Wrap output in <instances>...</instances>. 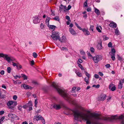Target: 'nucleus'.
I'll list each match as a JSON object with an SVG mask.
<instances>
[{
	"instance_id": "35",
	"label": "nucleus",
	"mask_w": 124,
	"mask_h": 124,
	"mask_svg": "<svg viewBox=\"0 0 124 124\" xmlns=\"http://www.w3.org/2000/svg\"><path fill=\"white\" fill-rule=\"evenodd\" d=\"M33 55L34 58H36L37 57L38 55L36 53L34 52L33 53Z\"/></svg>"
},
{
	"instance_id": "36",
	"label": "nucleus",
	"mask_w": 124,
	"mask_h": 124,
	"mask_svg": "<svg viewBox=\"0 0 124 124\" xmlns=\"http://www.w3.org/2000/svg\"><path fill=\"white\" fill-rule=\"evenodd\" d=\"M114 85L113 84H110L109 86V88L110 89L112 87L114 86Z\"/></svg>"
},
{
	"instance_id": "57",
	"label": "nucleus",
	"mask_w": 124,
	"mask_h": 124,
	"mask_svg": "<svg viewBox=\"0 0 124 124\" xmlns=\"http://www.w3.org/2000/svg\"><path fill=\"white\" fill-rule=\"evenodd\" d=\"M87 6V4L86 2H85L84 3V6L85 7H86Z\"/></svg>"
},
{
	"instance_id": "12",
	"label": "nucleus",
	"mask_w": 124,
	"mask_h": 124,
	"mask_svg": "<svg viewBox=\"0 0 124 124\" xmlns=\"http://www.w3.org/2000/svg\"><path fill=\"white\" fill-rule=\"evenodd\" d=\"M53 107L54 108L57 110H59L61 108L60 105L56 104H54L53 106Z\"/></svg>"
},
{
	"instance_id": "22",
	"label": "nucleus",
	"mask_w": 124,
	"mask_h": 124,
	"mask_svg": "<svg viewBox=\"0 0 124 124\" xmlns=\"http://www.w3.org/2000/svg\"><path fill=\"white\" fill-rule=\"evenodd\" d=\"M95 12L97 14V15H99L100 13V11L99 10L95 8Z\"/></svg>"
},
{
	"instance_id": "19",
	"label": "nucleus",
	"mask_w": 124,
	"mask_h": 124,
	"mask_svg": "<svg viewBox=\"0 0 124 124\" xmlns=\"http://www.w3.org/2000/svg\"><path fill=\"white\" fill-rule=\"evenodd\" d=\"M65 6H63L62 5H61L59 7V10L61 12L64 9Z\"/></svg>"
},
{
	"instance_id": "27",
	"label": "nucleus",
	"mask_w": 124,
	"mask_h": 124,
	"mask_svg": "<svg viewBox=\"0 0 124 124\" xmlns=\"http://www.w3.org/2000/svg\"><path fill=\"white\" fill-rule=\"evenodd\" d=\"M111 52L112 54H115V53H116V51L114 48H112L111 49Z\"/></svg>"
},
{
	"instance_id": "34",
	"label": "nucleus",
	"mask_w": 124,
	"mask_h": 124,
	"mask_svg": "<svg viewBox=\"0 0 124 124\" xmlns=\"http://www.w3.org/2000/svg\"><path fill=\"white\" fill-rule=\"evenodd\" d=\"M117 57L119 60H122V58L118 54L117 55Z\"/></svg>"
},
{
	"instance_id": "4",
	"label": "nucleus",
	"mask_w": 124,
	"mask_h": 124,
	"mask_svg": "<svg viewBox=\"0 0 124 124\" xmlns=\"http://www.w3.org/2000/svg\"><path fill=\"white\" fill-rule=\"evenodd\" d=\"M93 60L95 63H97L102 59V57L101 55H96L93 57Z\"/></svg>"
},
{
	"instance_id": "49",
	"label": "nucleus",
	"mask_w": 124,
	"mask_h": 124,
	"mask_svg": "<svg viewBox=\"0 0 124 124\" xmlns=\"http://www.w3.org/2000/svg\"><path fill=\"white\" fill-rule=\"evenodd\" d=\"M34 62L33 60H32L30 62V64L32 66L34 64Z\"/></svg>"
},
{
	"instance_id": "37",
	"label": "nucleus",
	"mask_w": 124,
	"mask_h": 124,
	"mask_svg": "<svg viewBox=\"0 0 124 124\" xmlns=\"http://www.w3.org/2000/svg\"><path fill=\"white\" fill-rule=\"evenodd\" d=\"M32 83L35 85H38V83L35 81H32Z\"/></svg>"
},
{
	"instance_id": "41",
	"label": "nucleus",
	"mask_w": 124,
	"mask_h": 124,
	"mask_svg": "<svg viewBox=\"0 0 124 124\" xmlns=\"http://www.w3.org/2000/svg\"><path fill=\"white\" fill-rule=\"evenodd\" d=\"M78 66L79 68H80L81 69V70H82L84 69L83 67L81 64H78Z\"/></svg>"
},
{
	"instance_id": "7",
	"label": "nucleus",
	"mask_w": 124,
	"mask_h": 124,
	"mask_svg": "<svg viewBox=\"0 0 124 124\" xmlns=\"http://www.w3.org/2000/svg\"><path fill=\"white\" fill-rule=\"evenodd\" d=\"M21 86L22 87H23L25 89H31L32 88L30 86L25 84L21 85Z\"/></svg>"
},
{
	"instance_id": "64",
	"label": "nucleus",
	"mask_w": 124,
	"mask_h": 124,
	"mask_svg": "<svg viewBox=\"0 0 124 124\" xmlns=\"http://www.w3.org/2000/svg\"><path fill=\"white\" fill-rule=\"evenodd\" d=\"M99 74L101 76H102L103 75V74L101 72H99Z\"/></svg>"
},
{
	"instance_id": "28",
	"label": "nucleus",
	"mask_w": 124,
	"mask_h": 124,
	"mask_svg": "<svg viewBox=\"0 0 124 124\" xmlns=\"http://www.w3.org/2000/svg\"><path fill=\"white\" fill-rule=\"evenodd\" d=\"M89 78L86 77L85 78V81L86 82L87 84L89 83L88 79Z\"/></svg>"
},
{
	"instance_id": "23",
	"label": "nucleus",
	"mask_w": 124,
	"mask_h": 124,
	"mask_svg": "<svg viewBox=\"0 0 124 124\" xmlns=\"http://www.w3.org/2000/svg\"><path fill=\"white\" fill-rule=\"evenodd\" d=\"M11 70V68L10 67H8L7 68V70L8 73H10Z\"/></svg>"
},
{
	"instance_id": "44",
	"label": "nucleus",
	"mask_w": 124,
	"mask_h": 124,
	"mask_svg": "<svg viewBox=\"0 0 124 124\" xmlns=\"http://www.w3.org/2000/svg\"><path fill=\"white\" fill-rule=\"evenodd\" d=\"M108 47H111L112 46V43L111 42H110L109 43L108 45Z\"/></svg>"
},
{
	"instance_id": "46",
	"label": "nucleus",
	"mask_w": 124,
	"mask_h": 124,
	"mask_svg": "<svg viewBox=\"0 0 124 124\" xmlns=\"http://www.w3.org/2000/svg\"><path fill=\"white\" fill-rule=\"evenodd\" d=\"M112 91H114L116 90V87L114 85L110 89Z\"/></svg>"
},
{
	"instance_id": "3",
	"label": "nucleus",
	"mask_w": 124,
	"mask_h": 124,
	"mask_svg": "<svg viewBox=\"0 0 124 124\" xmlns=\"http://www.w3.org/2000/svg\"><path fill=\"white\" fill-rule=\"evenodd\" d=\"M51 36L54 40H57L60 38L59 32L56 31L53 32Z\"/></svg>"
},
{
	"instance_id": "21",
	"label": "nucleus",
	"mask_w": 124,
	"mask_h": 124,
	"mask_svg": "<svg viewBox=\"0 0 124 124\" xmlns=\"http://www.w3.org/2000/svg\"><path fill=\"white\" fill-rule=\"evenodd\" d=\"M115 33L117 35H119V32L118 28H116L115 30Z\"/></svg>"
},
{
	"instance_id": "16",
	"label": "nucleus",
	"mask_w": 124,
	"mask_h": 124,
	"mask_svg": "<svg viewBox=\"0 0 124 124\" xmlns=\"http://www.w3.org/2000/svg\"><path fill=\"white\" fill-rule=\"evenodd\" d=\"M69 31L70 32V33L72 35H74L76 34V31L72 28H70L69 29Z\"/></svg>"
},
{
	"instance_id": "2",
	"label": "nucleus",
	"mask_w": 124,
	"mask_h": 124,
	"mask_svg": "<svg viewBox=\"0 0 124 124\" xmlns=\"http://www.w3.org/2000/svg\"><path fill=\"white\" fill-rule=\"evenodd\" d=\"M124 116L123 115L118 116L117 115H116L114 116H112L110 117H105L103 119V120H105L111 121L113 120H117V119H122Z\"/></svg>"
},
{
	"instance_id": "18",
	"label": "nucleus",
	"mask_w": 124,
	"mask_h": 124,
	"mask_svg": "<svg viewBox=\"0 0 124 124\" xmlns=\"http://www.w3.org/2000/svg\"><path fill=\"white\" fill-rule=\"evenodd\" d=\"M97 48L99 50H101L102 48L101 43H98L97 45Z\"/></svg>"
},
{
	"instance_id": "60",
	"label": "nucleus",
	"mask_w": 124,
	"mask_h": 124,
	"mask_svg": "<svg viewBox=\"0 0 124 124\" xmlns=\"http://www.w3.org/2000/svg\"><path fill=\"white\" fill-rule=\"evenodd\" d=\"M50 19V17H48L46 19V22H49V21Z\"/></svg>"
},
{
	"instance_id": "32",
	"label": "nucleus",
	"mask_w": 124,
	"mask_h": 124,
	"mask_svg": "<svg viewBox=\"0 0 124 124\" xmlns=\"http://www.w3.org/2000/svg\"><path fill=\"white\" fill-rule=\"evenodd\" d=\"M83 62V61L82 60L80 59H79L77 61V64H79V63H81Z\"/></svg>"
},
{
	"instance_id": "63",
	"label": "nucleus",
	"mask_w": 124,
	"mask_h": 124,
	"mask_svg": "<svg viewBox=\"0 0 124 124\" xmlns=\"http://www.w3.org/2000/svg\"><path fill=\"white\" fill-rule=\"evenodd\" d=\"M4 70H2L0 72V74L1 75H3L4 74Z\"/></svg>"
},
{
	"instance_id": "59",
	"label": "nucleus",
	"mask_w": 124,
	"mask_h": 124,
	"mask_svg": "<svg viewBox=\"0 0 124 124\" xmlns=\"http://www.w3.org/2000/svg\"><path fill=\"white\" fill-rule=\"evenodd\" d=\"M16 67L17 69H18V68H19L20 69H21L22 68V67L21 65H19V66H18L17 65L16 66Z\"/></svg>"
},
{
	"instance_id": "25",
	"label": "nucleus",
	"mask_w": 124,
	"mask_h": 124,
	"mask_svg": "<svg viewBox=\"0 0 124 124\" xmlns=\"http://www.w3.org/2000/svg\"><path fill=\"white\" fill-rule=\"evenodd\" d=\"M28 107H31L32 106V104L31 101H30L27 105Z\"/></svg>"
},
{
	"instance_id": "31",
	"label": "nucleus",
	"mask_w": 124,
	"mask_h": 124,
	"mask_svg": "<svg viewBox=\"0 0 124 124\" xmlns=\"http://www.w3.org/2000/svg\"><path fill=\"white\" fill-rule=\"evenodd\" d=\"M123 84L119 83V84L118 86V88L121 89L122 88V86Z\"/></svg>"
},
{
	"instance_id": "45",
	"label": "nucleus",
	"mask_w": 124,
	"mask_h": 124,
	"mask_svg": "<svg viewBox=\"0 0 124 124\" xmlns=\"http://www.w3.org/2000/svg\"><path fill=\"white\" fill-rule=\"evenodd\" d=\"M15 58L12 57H10L9 62L11 61H15Z\"/></svg>"
},
{
	"instance_id": "15",
	"label": "nucleus",
	"mask_w": 124,
	"mask_h": 124,
	"mask_svg": "<svg viewBox=\"0 0 124 124\" xmlns=\"http://www.w3.org/2000/svg\"><path fill=\"white\" fill-rule=\"evenodd\" d=\"M42 117L40 115H37L34 117V119H35L37 121L41 119Z\"/></svg>"
},
{
	"instance_id": "33",
	"label": "nucleus",
	"mask_w": 124,
	"mask_h": 124,
	"mask_svg": "<svg viewBox=\"0 0 124 124\" xmlns=\"http://www.w3.org/2000/svg\"><path fill=\"white\" fill-rule=\"evenodd\" d=\"M66 19H67L68 21L69 22H71V21L69 16H65Z\"/></svg>"
},
{
	"instance_id": "17",
	"label": "nucleus",
	"mask_w": 124,
	"mask_h": 124,
	"mask_svg": "<svg viewBox=\"0 0 124 124\" xmlns=\"http://www.w3.org/2000/svg\"><path fill=\"white\" fill-rule=\"evenodd\" d=\"M75 72L77 75L79 77H81L82 76V74L81 73L79 72L78 70H76L75 71Z\"/></svg>"
},
{
	"instance_id": "43",
	"label": "nucleus",
	"mask_w": 124,
	"mask_h": 124,
	"mask_svg": "<svg viewBox=\"0 0 124 124\" xmlns=\"http://www.w3.org/2000/svg\"><path fill=\"white\" fill-rule=\"evenodd\" d=\"M94 26L93 25L90 26L89 29L90 30H91L92 31H93V30Z\"/></svg>"
},
{
	"instance_id": "6",
	"label": "nucleus",
	"mask_w": 124,
	"mask_h": 124,
	"mask_svg": "<svg viewBox=\"0 0 124 124\" xmlns=\"http://www.w3.org/2000/svg\"><path fill=\"white\" fill-rule=\"evenodd\" d=\"M106 96L105 94H102L97 99L98 100L100 101H103L106 99Z\"/></svg>"
},
{
	"instance_id": "55",
	"label": "nucleus",
	"mask_w": 124,
	"mask_h": 124,
	"mask_svg": "<svg viewBox=\"0 0 124 124\" xmlns=\"http://www.w3.org/2000/svg\"><path fill=\"white\" fill-rule=\"evenodd\" d=\"M13 98L14 100H16L17 98V96L16 95H15L13 96Z\"/></svg>"
},
{
	"instance_id": "29",
	"label": "nucleus",
	"mask_w": 124,
	"mask_h": 124,
	"mask_svg": "<svg viewBox=\"0 0 124 124\" xmlns=\"http://www.w3.org/2000/svg\"><path fill=\"white\" fill-rule=\"evenodd\" d=\"M53 19L54 20L59 21V19L58 16H56Z\"/></svg>"
},
{
	"instance_id": "26",
	"label": "nucleus",
	"mask_w": 124,
	"mask_h": 124,
	"mask_svg": "<svg viewBox=\"0 0 124 124\" xmlns=\"http://www.w3.org/2000/svg\"><path fill=\"white\" fill-rule=\"evenodd\" d=\"M21 75L22 77L23 78L24 80H26L27 79V77L26 75H25L22 74Z\"/></svg>"
},
{
	"instance_id": "20",
	"label": "nucleus",
	"mask_w": 124,
	"mask_h": 124,
	"mask_svg": "<svg viewBox=\"0 0 124 124\" xmlns=\"http://www.w3.org/2000/svg\"><path fill=\"white\" fill-rule=\"evenodd\" d=\"M55 26L54 25H50L48 26L49 28L51 29L52 30L54 29L55 27Z\"/></svg>"
},
{
	"instance_id": "53",
	"label": "nucleus",
	"mask_w": 124,
	"mask_h": 124,
	"mask_svg": "<svg viewBox=\"0 0 124 124\" xmlns=\"http://www.w3.org/2000/svg\"><path fill=\"white\" fill-rule=\"evenodd\" d=\"M90 51L91 52H94V48L92 47H91L90 49Z\"/></svg>"
},
{
	"instance_id": "11",
	"label": "nucleus",
	"mask_w": 124,
	"mask_h": 124,
	"mask_svg": "<svg viewBox=\"0 0 124 124\" xmlns=\"http://www.w3.org/2000/svg\"><path fill=\"white\" fill-rule=\"evenodd\" d=\"M34 19L33 20V22L35 24L37 23L40 22V20L38 18V16H35L34 17Z\"/></svg>"
},
{
	"instance_id": "58",
	"label": "nucleus",
	"mask_w": 124,
	"mask_h": 124,
	"mask_svg": "<svg viewBox=\"0 0 124 124\" xmlns=\"http://www.w3.org/2000/svg\"><path fill=\"white\" fill-rule=\"evenodd\" d=\"M105 66L107 68H108L110 67V66L109 64H108L105 65Z\"/></svg>"
},
{
	"instance_id": "40",
	"label": "nucleus",
	"mask_w": 124,
	"mask_h": 124,
	"mask_svg": "<svg viewBox=\"0 0 124 124\" xmlns=\"http://www.w3.org/2000/svg\"><path fill=\"white\" fill-rule=\"evenodd\" d=\"M5 117L4 116H3L1 117L0 118V122L1 123V122L3 121V120L5 119Z\"/></svg>"
},
{
	"instance_id": "47",
	"label": "nucleus",
	"mask_w": 124,
	"mask_h": 124,
	"mask_svg": "<svg viewBox=\"0 0 124 124\" xmlns=\"http://www.w3.org/2000/svg\"><path fill=\"white\" fill-rule=\"evenodd\" d=\"M94 77L96 79H98L99 78V76L97 74H95L94 75Z\"/></svg>"
},
{
	"instance_id": "52",
	"label": "nucleus",
	"mask_w": 124,
	"mask_h": 124,
	"mask_svg": "<svg viewBox=\"0 0 124 124\" xmlns=\"http://www.w3.org/2000/svg\"><path fill=\"white\" fill-rule=\"evenodd\" d=\"M34 103H35V106L36 107H37V99H36L35 101L34 102Z\"/></svg>"
},
{
	"instance_id": "48",
	"label": "nucleus",
	"mask_w": 124,
	"mask_h": 124,
	"mask_svg": "<svg viewBox=\"0 0 124 124\" xmlns=\"http://www.w3.org/2000/svg\"><path fill=\"white\" fill-rule=\"evenodd\" d=\"M85 74L86 76L87 77V78H89V74L86 72H85Z\"/></svg>"
},
{
	"instance_id": "10",
	"label": "nucleus",
	"mask_w": 124,
	"mask_h": 124,
	"mask_svg": "<svg viewBox=\"0 0 124 124\" xmlns=\"http://www.w3.org/2000/svg\"><path fill=\"white\" fill-rule=\"evenodd\" d=\"M8 116L10 118L13 119H15L17 117V116L15 114H14L12 113L9 114L8 115Z\"/></svg>"
},
{
	"instance_id": "9",
	"label": "nucleus",
	"mask_w": 124,
	"mask_h": 124,
	"mask_svg": "<svg viewBox=\"0 0 124 124\" xmlns=\"http://www.w3.org/2000/svg\"><path fill=\"white\" fill-rule=\"evenodd\" d=\"M66 38L65 36H62V37L58 39V40L61 42H65L66 41Z\"/></svg>"
},
{
	"instance_id": "39",
	"label": "nucleus",
	"mask_w": 124,
	"mask_h": 124,
	"mask_svg": "<svg viewBox=\"0 0 124 124\" xmlns=\"http://www.w3.org/2000/svg\"><path fill=\"white\" fill-rule=\"evenodd\" d=\"M40 27L41 29H42L44 27V26L42 23H41L40 25Z\"/></svg>"
},
{
	"instance_id": "51",
	"label": "nucleus",
	"mask_w": 124,
	"mask_h": 124,
	"mask_svg": "<svg viewBox=\"0 0 124 124\" xmlns=\"http://www.w3.org/2000/svg\"><path fill=\"white\" fill-rule=\"evenodd\" d=\"M119 83L122 84L123 83H124V79L121 80L120 81Z\"/></svg>"
},
{
	"instance_id": "1",
	"label": "nucleus",
	"mask_w": 124,
	"mask_h": 124,
	"mask_svg": "<svg viewBox=\"0 0 124 124\" xmlns=\"http://www.w3.org/2000/svg\"><path fill=\"white\" fill-rule=\"evenodd\" d=\"M52 85L56 89L59 94L65 100L70 103L75 105V104L72 99L63 89H62L61 87L58 86L55 82H53L52 83Z\"/></svg>"
},
{
	"instance_id": "62",
	"label": "nucleus",
	"mask_w": 124,
	"mask_h": 124,
	"mask_svg": "<svg viewBox=\"0 0 124 124\" xmlns=\"http://www.w3.org/2000/svg\"><path fill=\"white\" fill-rule=\"evenodd\" d=\"M4 113V111H0V114L1 115H3Z\"/></svg>"
},
{
	"instance_id": "50",
	"label": "nucleus",
	"mask_w": 124,
	"mask_h": 124,
	"mask_svg": "<svg viewBox=\"0 0 124 124\" xmlns=\"http://www.w3.org/2000/svg\"><path fill=\"white\" fill-rule=\"evenodd\" d=\"M41 120H42V123L43 124H45V120L44 119L43 117L42 118Z\"/></svg>"
},
{
	"instance_id": "24",
	"label": "nucleus",
	"mask_w": 124,
	"mask_h": 124,
	"mask_svg": "<svg viewBox=\"0 0 124 124\" xmlns=\"http://www.w3.org/2000/svg\"><path fill=\"white\" fill-rule=\"evenodd\" d=\"M101 28V26H97L96 27V29L98 31V32H101V31L100 30L99 28Z\"/></svg>"
},
{
	"instance_id": "14",
	"label": "nucleus",
	"mask_w": 124,
	"mask_h": 124,
	"mask_svg": "<svg viewBox=\"0 0 124 124\" xmlns=\"http://www.w3.org/2000/svg\"><path fill=\"white\" fill-rule=\"evenodd\" d=\"M82 31L83 32H85L84 34L85 35H88L90 34V33L89 31L86 30V29L84 28L83 29H82Z\"/></svg>"
},
{
	"instance_id": "61",
	"label": "nucleus",
	"mask_w": 124,
	"mask_h": 124,
	"mask_svg": "<svg viewBox=\"0 0 124 124\" xmlns=\"http://www.w3.org/2000/svg\"><path fill=\"white\" fill-rule=\"evenodd\" d=\"M76 87H73L72 89V92H75V91L76 89Z\"/></svg>"
},
{
	"instance_id": "42",
	"label": "nucleus",
	"mask_w": 124,
	"mask_h": 124,
	"mask_svg": "<svg viewBox=\"0 0 124 124\" xmlns=\"http://www.w3.org/2000/svg\"><path fill=\"white\" fill-rule=\"evenodd\" d=\"M103 39L104 40H106L108 39V37H107L106 36H103Z\"/></svg>"
},
{
	"instance_id": "56",
	"label": "nucleus",
	"mask_w": 124,
	"mask_h": 124,
	"mask_svg": "<svg viewBox=\"0 0 124 124\" xmlns=\"http://www.w3.org/2000/svg\"><path fill=\"white\" fill-rule=\"evenodd\" d=\"M61 50H67V51L68 50L66 48L64 47H63L62 48V49H61Z\"/></svg>"
},
{
	"instance_id": "8",
	"label": "nucleus",
	"mask_w": 124,
	"mask_h": 124,
	"mask_svg": "<svg viewBox=\"0 0 124 124\" xmlns=\"http://www.w3.org/2000/svg\"><path fill=\"white\" fill-rule=\"evenodd\" d=\"M109 26L113 28H115L117 26V24L115 23L112 22L111 23L109 24Z\"/></svg>"
},
{
	"instance_id": "13",
	"label": "nucleus",
	"mask_w": 124,
	"mask_h": 124,
	"mask_svg": "<svg viewBox=\"0 0 124 124\" xmlns=\"http://www.w3.org/2000/svg\"><path fill=\"white\" fill-rule=\"evenodd\" d=\"M13 102L12 101H10L8 102L7 105L10 109H13V107H10V106L13 104Z\"/></svg>"
},
{
	"instance_id": "38",
	"label": "nucleus",
	"mask_w": 124,
	"mask_h": 124,
	"mask_svg": "<svg viewBox=\"0 0 124 124\" xmlns=\"http://www.w3.org/2000/svg\"><path fill=\"white\" fill-rule=\"evenodd\" d=\"M100 85H93L92 87H95L96 88H99L100 87Z\"/></svg>"
},
{
	"instance_id": "30",
	"label": "nucleus",
	"mask_w": 124,
	"mask_h": 124,
	"mask_svg": "<svg viewBox=\"0 0 124 124\" xmlns=\"http://www.w3.org/2000/svg\"><path fill=\"white\" fill-rule=\"evenodd\" d=\"M115 54H112L111 55V58L112 59V60L114 61L115 60Z\"/></svg>"
},
{
	"instance_id": "5",
	"label": "nucleus",
	"mask_w": 124,
	"mask_h": 124,
	"mask_svg": "<svg viewBox=\"0 0 124 124\" xmlns=\"http://www.w3.org/2000/svg\"><path fill=\"white\" fill-rule=\"evenodd\" d=\"M0 57H3L6 60L7 62H9L10 57L6 54H4L3 53H0Z\"/></svg>"
},
{
	"instance_id": "54",
	"label": "nucleus",
	"mask_w": 124,
	"mask_h": 124,
	"mask_svg": "<svg viewBox=\"0 0 124 124\" xmlns=\"http://www.w3.org/2000/svg\"><path fill=\"white\" fill-rule=\"evenodd\" d=\"M80 53L82 55H84L85 54V53L82 51H81Z\"/></svg>"
}]
</instances>
